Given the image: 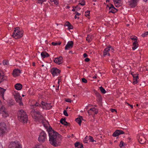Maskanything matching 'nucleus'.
<instances>
[{"label":"nucleus","instance_id":"nucleus-1","mask_svg":"<svg viewBox=\"0 0 148 148\" xmlns=\"http://www.w3.org/2000/svg\"><path fill=\"white\" fill-rule=\"evenodd\" d=\"M49 136V141L53 146L56 147L60 145L61 139L59 137V134L54 131L51 127H50L47 130Z\"/></svg>","mask_w":148,"mask_h":148},{"label":"nucleus","instance_id":"nucleus-2","mask_svg":"<svg viewBox=\"0 0 148 148\" xmlns=\"http://www.w3.org/2000/svg\"><path fill=\"white\" fill-rule=\"evenodd\" d=\"M18 119L19 121L23 123H27L28 121V116L26 112L21 110L18 112Z\"/></svg>","mask_w":148,"mask_h":148},{"label":"nucleus","instance_id":"nucleus-3","mask_svg":"<svg viewBox=\"0 0 148 148\" xmlns=\"http://www.w3.org/2000/svg\"><path fill=\"white\" fill-rule=\"evenodd\" d=\"M23 31L20 30L19 28L17 27L15 28L12 37L16 39L19 38L23 36Z\"/></svg>","mask_w":148,"mask_h":148},{"label":"nucleus","instance_id":"nucleus-4","mask_svg":"<svg viewBox=\"0 0 148 148\" xmlns=\"http://www.w3.org/2000/svg\"><path fill=\"white\" fill-rule=\"evenodd\" d=\"M30 114L33 118L36 120L38 119L39 117L40 118L43 117L40 112L36 109H32L31 111Z\"/></svg>","mask_w":148,"mask_h":148},{"label":"nucleus","instance_id":"nucleus-5","mask_svg":"<svg viewBox=\"0 0 148 148\" xmlns=\"http://www.w3.org/2000/svg\"><path fill=\"white\" fill-rule=\"evenodd\" d=\"M8 148H22L21 145L18 141L11 142L9 145Z\"/></svg>","mask_w":148,"mask_h":148},{"label":"nucleus","instance_id":"nucleus-6","mask_svg":"<svg viewBox=\"0 0 148 148\" xmlns=\"http://www.w3.org/2000/svg\"><path fill=\"white\" fill-rule=\"evenodd\" d=\"M114 51V49L113 47L110 45L108 46L103 51V56H105L108 55L109 56H110V52H113Z\"/></svg>","mask_w":148,"mask_h":148},{"label":"nucleus","instance_id":"nucleus-7","mask_svg":"<svg viewBox=\"0 0 148 148\" xmlns=\"http://www.w3.org/2000/svg\"><path fill=\"white\" fill-rule=\"evenodd\" d=\"M0 114H2V116L4 118L7 117L9 115L6 109L3 106L0 108Z\"/></svg>","mask_w":148,"mask_h":148},{"label":"nucleus","instance_id":"nucleus-8","mask_svg":"<svg viewBox=\"0 0 148 148\" xmlns=\"http://www.w3.org/2000/svg\"><path fill=\"white\" fill-rule=\"evenodd\" d=\"M6 126L5 123H0V136H3L6 131Z\"/></svg>","mask_w":148,"mask_h":148},{"label":"nucleus","instance_id":"nucleus-9","mask_svg":"<svg viewBox=\"0 0 148 148\" xmlns=\"http://www.w3.org/2000/svg\"><path fill=\"white\" fill-rule=\"evenodd\" d=\"M47 139V135L45 133L44 131H42L40 133L38 140L40 143L44 142Z\"/></svg>","mask_w":148,"mask_h":148},{"label":"nucleus","instance_id":"nucleus-10","mask_svg":"<svg viewBox=\"0 0 148 148\" xmlns=\"http://www.w3.org/2000/svg\"><path fill=\"white\" fill-rule=\"evenodd\" d=\"M51 72L52 75L54 76L58 75L60 74L61 71L56 68L53 67L51 69Z\"/></svg>","mask_w":148,"mask_h":148},{"label":"nucleus","instance_id":"nucleus-11","mask_svg":"<svg viewBox=\"0 0 148 148\" xmlns=\"http://www.w3.org/2000/svg\"><path fill=\"white\" fill-rule=\"evenodd\" d=\"M42 108L46 110H49L51 108L52 106L51 105L50 103H47L43 101L41 102Z\"/></svg>","mask_w":148,"mask_h":148},{"label":"nucleus","instance_id":"nucleus-12","mask_svg":"<svg viewBox=\"0 0 148 148\" xmlns=\"http://www.w3.org/2000/svg\"><path fill=\"white\" fill-rule=\"evenodd\" d=\"M89 115H91L94 113L95 114H97L98 112V110L95 108H91L87 112Z\"/></svg>","mask_w":148,"mask_h":148},{"label":"nucleus","instance_id":"nucleus-13","mask_svg":"<svg viewBox=\"0 0 148 148\" xmlns=\"http://www.w3.org/2000/svg\"><path fill=\"white\" fill-rule=\"evenodd\" d=\"M124 132L122 130H117L115 131L112 134V136L114 137H116L121 134H123Z\"/></svg>","mask_w":148,"mask_h":148},{"label":"nucleus","instance_id":"nucleus-14","mask_svg":"<svg viewBox=\"0 0 148 148\" xmlns=\"http://www.w3.org/2000/svg\"><path fill=\"white\" fill-rule=\"evenodd\" d=\"M62 57L61 56H60L59 57H57L55 58L54 61L56 63L60 64L62 62Z\"/></svg>","mask_w":148,"mask_h":148},{"label":"nucleus","instance_id":"nucleus-15","mask_svg":"<svg viewBox=\"0 0 148 148\" xmlns=\"http://www.w3.org/2000/svg\"><path fill=\"white\" fill-rule=\"evenodd\" d=\"M73 44V41H71L68 42L65 46V49L68 50L69 48L72 47Z\"/></svg>","mask_w":148,"mask_h":148},{"label":"nucleus","instance_id":"nucleus-16","mask_svg":"<svg viewBox=\"0 0 148 148\" xmlns=\"http://www.w3.org/2000/svg\"><path fill=\"white\" fill-rule=\"evenodd\" d=\"M21 73L20 70L18 69H15L13 71L12 74L14 77H16L19 76Z\"/></svg>","mask_w":148,"mask_h":148},{"label":"nucleus","instance_id":"nucleus-17","mask_svg":"<svg viewBox=\"0 0 148 148\" xmlns=\"http://www.w3.org/2000/svg\"><path fill=\"white\" fill-rule=\"evenodd\" d=\"M94 93L97 97L98 101L100 102L102 100V97L100 94L96 90L94 91Z\"/></svg>","mask_w":148,"mask_h":148},{"label":"nucleus","instance_id":"nucleus-18","mask_svg":"<svg viewBox=\"0 0 148 148\" xmlns=\"http://www.w3.org/2000/svg\"><path fill=\"white\" fill-rule=\"evenodd\" d=\"M145 1L146 2L148 0H143ZM139 0H131L130 3L131 5L134 7H135L136 5V3Z\"/></svg>","mask_w":148,"mask_h":148},{"label":"nucleus","instance_id":"nucleus-19","mask_svg":"<svg viewBox=\"0 0 148 148\" xmlns=\"http://www.w3.org/2000/svg\"><path fill=\"white\" fill-rule=\"evenodd\" d=\"M22 87V85L20 83H17L14 86L15 88L17 90H21Z\"/></svg>","mask_w":148,"mask_h":148},{"label":"nucleus","instance_id":"nucleus-20","mask_svg":"<svg viewBox=\"0 0 148 148\" xmlns=\"http://www.w3.org/2000/svg\"><path fill=\"white\" fill-rule=\"evenodd\" d=\"M41 55L43 58L48 57L49 56V54L46 51H43L41 53Z\"/></svg>","mask_w":148,"mask_h":148},{"label":"nucleus","instance_id":"nucleus-21","mask_svg":"<svg viewBox=\"0 0 148 148\" xmlns=\"http://www.w3.org/2000/svg\"><path fill=\"white\" fill-rule=\"evenodd\" d=\"M138 141L141 144H143L145 142V139L142 136H139V138H138Z\"/></svg>","mask_w":148,"mask_h":148},{"label":"nucleus","instance_id":"nucleus-22","mask_svg":"<svg viewBox=\"0 0 148 148\" xmlns=\"http://www.w3.org/2000/svg\"><path fill=\"white\" fill-rule=\"evenodd\" d=\"M7 77L6 76L4 75L3 74H1L0 73V83H1L4 80L6 79Z\"/></svg>","mask_w":148,"mask_h":148},{"label":"nucleus","instance_id":"nucleus-23","mask_svg":"<svg viewBox=\"0 0 148 148\" xmlns=\"http://www.w3.org/2000/svg\"><path fill=\"white\" fill-rule=\"evenodd\" d=\"M137 41H134L133 43V47H132V49L133 50H135L138 47V44H137Z\"/></svg>","mask_w":148,"mask_h":148},{"label":"nucleus","instance_id":"nucleus-24","mask_svg":"<svg viewBox=\"0 0 148 148\" xmlns=\"http://www.w3.org/2000/svg\"><path fill=\"white\" fill-rule=\"evenodd\" d=\"M75 145L76 147L78 148H82L83 147V145L78 142L75 143Z\"/></svg>","mask_w":148,"mask_h":148},{"label":"nucleus","instance_id":"nucleus-25","mask_svg":"<svg viewBox=\"0 0 148 148\" xmlns=\"http://www.w3.org/2000/svg\"><path fill=\"white\" fill-rule=\"evenodd\" d=\"M16 100V102H17L18 100H22V97L19 94H17L15 96Z\"/></svg>","mask_w":148,"mask_h":148},{"label":"nucleus","instance_id":"nucleus-26","mask_svg":"<svg viewBox=\"0 0 148 148\" xmlns=\"http://www.w3.org/2000/svg\"><path fill=\"white\" fill-rule=\"evenodd\" d=\"M60 123L62 124L65 125H68L69 123L66 121L64 119L62 118L60 121Z\"/></svg>","mask_w":148,"mask_h":148},{"label":"nucleus","instance_id":"nucleus-27","mask_svg":"<svg viewBox=\"0 0 148 148\" xmlns=\"http://www.w3.org/2000/svg\"><path fill=\"white\" fill-rule=\"evenodd\" d=\"M135 77L134 78V81L133 82V84H135L138 82V80L139 79L138 76H137L136 77Z\"/></svg>","mask_w":148,"mask_h":148},{"label":"nucleus","instance_id":"nucleus-28","mask_svg":"<svg viewBox=\"0 0 148 148\" xmlns=\"http://www.w3.org/2000/svg\"><path fill=\"white\" fill-rule=\"evenodd\" d=\"M92 36L90 35H88L87 37L86 38V40L88 41V42H91L92 40Z\"/></svg>","mask_w":148,"mask_h":148},{"label":"nucleus","instance_id":"nucleus-29","mask_svg":"<svg viewBox=\"0 0 148 148\" xmlns=\"http://www.w3.org/2000/svg\"><path fill=\"white\" fill-rule=\"evenodd\" d=\"M109 10L110 12H112L113 13L116 12L117 11V9L115 8H113L111 9H109Z\"/></svg>","mask_w":148,"mask_h":148},{"label":"nucleus","instance_id":"nucleus-30","mask_svg":"<svg viewBox=\"0 0 148 148\" xmlns=\"http://www.w3.org/2000/svg\"><path fill=\"white\" fill-rule=\"evenodd\" d=\"M99 89L101 92L103 94H105L106 92V91L105 89L102 87L101 86L99 87Z\"/></svg>","mask_w":148,"mask_h":148},{"label":"nucleus","instance_id":"nucleus-31","mask_svg":"<svg viewBox=\"0 0 148 148\" xmlns=\"http://www.w3.org/2000/svg\"><path fill=\"white\" fill-rule=\"evenodd\" d=\"M75 120L76 122H77L78 124L80 125L82 121H81V119L79 118V117L76 119Z\"/></svg>","mask_w":148,"mask_h":148},{"label":"nucleus","instance_id":"nucleus-32","mask_svg":"<svg viewBox=\"0 0 148 148\" xmlns=\"http://www.w3.org/2000/svg\"><path fill=\"white\" fill-rule=\"evenodd\" d=\"M14 103L13 101H10L8 102V105L9 106H13L14 105Z\"/></svg>","mask_w":148,"mask_h":148},{"label":"nucleus","instance_id":"nucleus-33","mask_svg":"<svg viewBox=\"0 0 148 148\" xmlns=\"http://www.w3.org/2000/svg\"><path fill=\"white\" fill-rule=\"evenodd\" d=\"M79 4H80L84 6L85 5V2L84 0H81V1L79 3Z\"/></svg>","mask_w":148,"mask_h":148},{"label":"nucleus","instance_id":"nucleus-34","mask_svg":"<svg viewBox=\"0 0 148 148\" xmlns=\"http://www.w3.org/2000/svg\"><path fill=\"white\" fill-rule=\"evenodd\" d=\"M147 35H148V32H146L142 34L141 35V36L143 37H144L145 36H146Z\"/></svg>","mask_w":148,"mask_h":148},{"label":"nucleus","instance_id":"nucleus-35","mask_svg":"<svg viewBox=\"0 0 148 148\" xmlns=\"http://www.w3.org/2000/svg\"><path fill=\"white\" fill-rule=\"evenodd\" d=\"M3 64L4 65H8L9 64V63L8 61L5 60H3Z\"/></svg>","mask_w":148,"mask_h":148},{"label":"nucleus","instance_id":"nucleus-36","mask_svg":"<svg viewBox=\"0 0 148 148\" xmlns=\"http://www.w3.org/2000/svg\"><path fill=\"white\" fill-rule=\"evenodd\" d=\"M131 74L132 75L134 78H135V77L137 76H138V74H136V73L135 72H132L131 73Z\"/></svg>","mask_w":148,"mask_h":148},{"label":"nucleus","instance_id":"nucleus-37","mask_svg":"<svg viewBox=\"0 0 148 148\" xmlns=\"http://www.w3.org/2000/svg\"><path fill=\"white\" fill-rule=\"evenodd\" d=\"M61 44V42H59L58 43L52 42L51 43L52 45H60Z\"/></svg>","mask_w":148,"mask_h":148},{"label":"nucleus","instance_id":"nucleus-38","mask_svg":"<svg viewBox=\"0 0 148 148\" xmlns=\"http://www.w3.org/2000/svg\"><path fill=\"white\" fill-rule=\"evenodd\" d=\"M34 148H45L42 145H37Z\"/></svg>","mask_w":148,"mask_h":148},{"label":"nucleus","instance_id":"nucleus-39","mask_svg":"<svg viewBox=\"0 0 148 148\" xmlns=\"http://www.w3.org/2000/svg\"><path fill=\"white\" fill-rule=\"evenodd\" d=\"M17 102L18 103L20 106H22L23 105V104L22 101V100H18V101Z\"/></svg>","mask_w":148,"mask_h":148},{"label":"nucleus","instance_id":"nucleus-40","mask_svg":"<svg viewBox=\"0 0 148 148\" xmlns=\"http://www.w3.org/2000/svg\"><path fill=\"white\" fill-rule=\"evenodd\" d=\"M34 106H39V107H42V105L41 103V104H40L37 102H36V103Z\"/></svg>","mask_w":148,"mask_h":148},{"label":"nucleus","instance_id":"nucleus-41","mask_svg":"<svg viewBox=\"0 0 148 148\" xmlns=\"http://www.w3.org/2000/svg\"><path fill=\"white\" fill-rule=\"evenodd\" d=\"M90 14V11H86L85 12V16L87 17Z\"/></svg>","mask_w":148,"mask_h":148},{"label":"nucleus","instance_id":"nucleus-42","mask_svg":"<svg viewBox=\"0 0 148 148\" xmlns=\"http://www.w3.org/2000/svg\"><path fill=\"white\" fill-rule=\"evenodd\" d=\"M89 139L90 140V141L91 142H93L94 141V140L92 137L91 136H89Z\"/></svg>","mask_w":148,"mask_h":148},{"label":"nucleus","instance_id":"nucleus-43","mask_svg":"<svg viewBox=\"0 0 148 148\" xmlns=\"http://www.w3.org/2000/svg\"><path fill=\"white\" fill-rule=\"evenodd\" d=\"M63 114L64 115L66 116H69V115L67 113V111L65 110H64L63 112Z\"/></svg>","mask_w":148,"mask_h":148},{"label":"nucleus","instance_id":"nucleus-44","mask_svg":"<svg viewBox=\"0 0 148 148\" xmlns=\"http://www.w3.org/2000/svg\"><path fill=\"white\" fill-rule=\"evenodd\" d=\"M88 136H86L84 140H83V142L85 143H88V140H87V139H88Z\"/></svg>","mask_w":148,"mask_h":148},{"label":"nucleus","instance_id":"nucleus-45","mask_svg":"<svg viewBox=\"0 0 148 148\" xmlns=\"http://www.w3.org/2000/svg\"><path fill=\"white\" fill-rule=\"evenodd\" d=\"M131 39L132 40H134V41L137 40V37L136 36H132L131 37Z\"/></svg>","mask_w":148,"mask_h":148},{"label":"nucleus","instance_id":"nucleus-46","mask_svg":"<svg viewBox=\"0 0 148 148\" xmlns=\"http://www.w3.org/2000/svg\"><path fill=\"white\" fill-rule=\"evenodd\" d=\"M82 81L83 82H84V83H86L87 82V80L85 79L84 78H82Z\"/></svg>","mask_w":148,"mask_h":148},{"label":"nucleus","instance_id":"nucleus-47","mask_svg":"<svg viewBox=\"0 0 148 148\" xmlns=\"http://www.w3.org/2000/svg\"><path fill=\"white\" fill-rule=\"evenodd\" d=\"M123 144H124V143L122 141H121L120 143V145H119L120 147H122L123 146Z\"/></svg>","mask_w":148,"mask_h":148},{"label":"nucleus","instance_id":"nucleus-48","mask_svg":"<svg viewBox=\"0 0 148 148\" xmlns=\"http://www.w3.org/2000/svg\"><path fill=\"white\" fill-rule=\"evenodd\" d=\"M65 101L66 102H68L69 103H71L72 101L69 99H67L65 100Z\"/></svg>","mask_w":148,"mask_h":148},{"label":"nucleus","instance_id":"nucleus-49","mask_svg":"<svg viewBox=\"0 0 148 148\" xmlns=\"http://www.w3.org/2000/svg\"><path fill=\"white\" fill-rule=\"evenodd\" d=\"M75 8L76 9V10L77 11L81 9V8L79 7L78 5L75 6Z\"/></svg>","mask_w":148,"mask_h":148},{"label":"nucleus","instance_id":"nucleus-50","mask_svg":"<svg viewBox=\"0 0 148 148\" xmlns=\"http://www.w3.org/2000/svg\"><path fill=\"white\" fill-rule=\"evenodd\" d=\"M53 2H54V4L56 5H57L58 4V0H54V1Z\"/></svg>","mask_w":148,"mask_h":148},{"label":"nucleus","instance_id":"nucleus-51","mask_svg":"<svg viewBox=\"0 0 148 148\" xmlns=\"http://www.w3.org/2000/svg\"><path fill=\"white\" fill-rule=\"evenodd\" d=\"M68 28L69 29H72L73 28V26L71 25V24H70L68 27Z\"/></svg>","mask_w":148,"mask_h":148},{"label":"nucleus","instance_id":"nucleus-52","mask_svg":"<svg viewBox=\"0 0 148 148\" xmlns=\"http://www.w3.org/2000/svg\"><path fill=\"white\" fill-rule=\"evenodd\" d=\"M46 0H39L38 3H41V4H42L43 2H44Z\"/></svg>","mask_w":148,"mask_h":148},{"label":"nucleus","instance_id":"nucleus-53","mask_svg":"<svg viewBox=\"0 0 148 148\" xmlns=\"http://www.w3.org/2000/svg\"><path fill=\"white\" fill-rule=\"evenodd\" d=\"M70 24H71L68 21L66 22L65 24V26H67L68 27Z\"/></svg>","mask_w":148,"mask_h":148},{"label":"nucleus","instance_id":"nucleus-54","mask_svg":"<svg viewBox=\"0 0 148 148\" xmlns=\"http://www.w3.org/2000/svg\"><path fill=\"white\" fill-rule=\"evenodd\" d=\"M90 60V59L88 58H86L84 60V61L86 62H88Z\"/></svg>","mask_w":148,"mask_h":148},{"label":"nucleus","instance_id":"nucleus-55","mask_svg":"<svg viewBox=\"0 0 148 148\" xmlns=\"http://www.w3.org/2000/svg\"><path fill=\"white\" fill-rule=\"evenodd\" d=\"M75 13L76 14V15L78 16H79L81 14L80 13H79L78 12L76 11L75 12Z\"/></svg>","mask_w":148,"mask_h":148},{"label":"nucleus","instance_id":"nucleus-56","mask_svg":"<svg viewBox=\"0 0 148 148\" xmlns=\"http://www.w3.org/2000/svg\"><path fill=\"white\" fill-rule=\"evenodd\" d=\"M111 111L112 112H116V110L115 109H111Z\"/></svg>","mask_w":148,"mask_h":148},{"label":"nucleus","instance_id":"nucleus-57","mask_svg":"<svg viewBox=\"0 0 148 148\" xmlns=\"http://www.w3.org/2000/svg\"><path fill=\"white\" fill-rule=\"evenodd\" d=\"M114 8V7L113 5L111 4L110 6L109 7V9H111L112 8Z\"/></svg>","mask_w":148,"mask_h":148},{"label":"nucleus","instance_id":"nucleus-58","mask_svg":"<svg viewBox=\"0 0 148 148\" xmlns=\"http://www.w3.org/2000/svg\"><path fill=\"white\" fill-rule=\"evenodd\" d=\"M88 56L87 54L86 53H84L83 54V56L84 58H86Z\"/></svg>","mask_w":148,"mask_h":148},{"label":"nucleus","instance_id":"nucleus-59","mask_svg":"<svg viewBox=\"0 0 148 148\" xmlns=\"http://www.w3.org/2000/svg\"><path fill=\"white\" fill-rule=\"evenodd\" d=\"M120 0H114V3L115 4H117L118 3H119V1Z\"/></svg>","mask_w":148,"mask_h":148},{"label":"nucleus","instance_id":"nucleus-60","mask_svg":"<svg viewBox=\"0 0 148 148\" xmlns=\"http://www.w3.org/2000/svg\"><path fill=\"white\" fill-rule=\"evenodd\" d=\"M79 118L81 119V121H82V120H84L83 119V117L82 116H79Z\"/></svg>","mask_w":148,"mask_h":148},{"label":"nucleus","instance_id":"nucleus-61","mask_svg":"<svg viewBox=\"0 0 148 148\" xmlns=\"http://www.w3.org/2000/svg\"><path fill=\"white\" fill-rule=\"evenodd\" d=\"M74 18L75 19L77 18L78 19H79V17H77L76 15H75V16Z\"/></svg>","mask_w":148,"mask_h":148},{"label":"nucleus","instance_id":"nucleus-62","mask_svg":"<svg viewBox=\"0 0 148 148\" xmlns=\"http://www.w3.org/2000/svg\"><path fill=\"white\" fill-rule=\"evenodd\" d=\"M73 9H72V10L73 11H75V10H75V9L74 8H75V7L73 6Z\"/></svg>","mask_w":148,"mask_h":148},{"label":"nucleus","instance_id":"nucleus-63","mask_svg":"<svg viewBox=\"0 0 148 148\" xmlns=\"http://www.w3.org/2000/svg\"><path fill=\"white\" fill-rule=\"evenodd\" d=\"M0 148H3V146L1 144V143L0 142Z\"/></svg>","mask_w":148,"mask_h":148},{"label":"nucleus","instance_id":"nucleus-64","mask_svg":"<svg viewBox=\"0 0 148 148\" xmlns=\"http://www.w3.org/2000/svg\"><path fill=\"white\" fill-rule=\"evenodd\" d=\"M51 2H53V1H54V0H49Z\"/></svg>","mask_w":148,"mask_h":148}]
</instances>
